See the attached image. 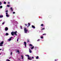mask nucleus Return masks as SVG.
<instances>
[{"label":"nucleus","mask_w":61,"mask_h":61,"mask_svg":"<svg viewBox=\"0 0 61 61\" xmlns=\"http://www.w3.org/2000/svg\"><path fill=\"white\" fill-rule=\"evenodd\" d=\"M17 33V31H16L14 32L13 31H12L11 32V34L12 36H14V34L16 36H17V35L16 34Z\"/></svg>","instance_id":"nucleus-1"},{"label":"nucleus","mask_w":61,"mask_h":61,"mask_svg":"<svg viewBox=\"0 0 61 61\" xmlns=\"http://www.w3.org/2000/svg\"><path fill=\"white\" fill-rule=\"evenodd\" d=\"M24 30L25 31V33H27V31H28V30H26V28H24Z\"/></svg>","instance_id":"nucleus-2"},{"label":"nucleus","mask_w":61,"mask_h":61,"mask_svg":"<svg viewBox=\"0 0 61 61\" xmlns=\"http://www.w3.org/2000/svg\"><path fill=\"white\" fill-rule=\"evenodd\" d=\"M4 44V41H2L1 43H0V46H2L3 45L2 44Z\"/></svg>","instance_id":"nucleus-3"},{"label":"nucleus","mask_w":61,"mask_h":61,"mask_svg":"<svg viewBox=\"0 0 61 61\" xmlns=\"http://www.w3.org/2000/svg\"><path fill=\"white\" fill-rule=\"evenodd\" d=\"M6 16L7 17H9V15H8V13L6 12Z\"/></svg>","instance_id":"nucleus-4"},{"label":"nucleus","mask_w":61,"mask_h":61,"mask_svg":"<svg viewBox=\"0 0 61 61\" xmlns=\"http://www.w3.org/2000/svg\"><path fill=\"white\" fill-rule=\"evenodd\" d=\"M8 30V27H6L5 28V31H7V30Z\"/></svg>","instance_id":"nucleus-5"},{"label":"nucleus","mask_w":61,"mask_h":61,"mask_svg":"<svg viewBox=\"0 0 61 61\" xmlns=\"http://www.w3.org/2000/svg\"><path fill=\"white\" fill-rule=\"evenodd\" d=\"M24 44L25 46H26V43L25 41L24 42Z\"/></svg>","instance_id":"nucleus-6"},{"label":"nucleus","mask_w":61,"mask_h":61,"mask_svg":"<svg viewBox=\"0 0 61 61\" xmlns=\"http://www.w3.org/2000/svg\"><path fill=\"white\" fill-rule=\"evenodd\" d=\"M29 52H30V53H32V51H31V49H29Z\"/></svg>","instance_id":"nucleus-7"},{"label":"nucleus","mask_w":61,"mask_h":61,"mask_svg":"<svg viewBox=\"0 0 61 61\" xmlns=\"http://www.w3.org/2000/svg\"><path fill=\"white\" fill-rule=\"evenodd\" d=\"M31 26L32 28H33L35 29V26L34 25H32Z\"/></svg>","instance_id":"nucleus-8"},{"label":"nucleus","mask_w":61,"mask_h":61,"mask_svg":"<svg viewBox=\"0 0 61 61\" xmlns=\"http://www.w3.org/2000/svg\"><path fill=\"white\" fill-rule=\"evenodd\" d=\"M10 9L11 11H13V8L12 7L10 8Z\"/></svg>","instance_id":"nucleus-9"},{"label":"nucleus","mask_w":61,"mask_h":61,"mask_svg":"<svg viewBox=\"0 0 61 61\" xmlns=\"http://www.w3.org/2000/svg\"><path fill=\"white\" fill-rule=\"evenodd\" d=\"M28 60H32V59L31 58H29V57H28Z\"/></svg>","instance_id":"nucleus-10"},{"label":"nucleus","mask_w":61,"mask_h":61,"mask_svg":"<svg viewBox=\"0 0 61 61\" xmlns=\"http://www.w3.org/2000/svg\"><path fill=\"white\" fill-rule=\"evenodd\" d=\"M2 17H3V15H0V18H2Z\"/></svg>","instance_id":"nucleus-11"},{"label":"nucleus","mask_w":61,"mask_h":61,"mask_svg":"<svg viewBox=\"0 0 61 61\" xmlns=\"http://www.w3.org/2000/svg\"><path fill=\"white\" fill-rule=\"evenodd\" d=\"M38 58H39V57H38V56H37L36 58V59H38Z\"/></svg>","instance_id":"nucleus-12"},{"label":"nucleus","mask_w":61,"mask_h":61,"mask_svg":"<svg viewBox=\"0 0 61 61\" xmlns=\"http://www.w3.org/2000/svg\"><path fill=\"white\" fill-rule=\"evenodd\" d=\"M21 59H23L24 58V56L23 55H21Z\"/></svg>","instance_id":"nucleus-13"},{"label":"nucleus","mask_w":61,"mask_h":61,"mask_svg":"<svg viewBox=\"0 0 61 61\" xmlns=\"http://www.w3.org/2000/svg\"><path fill=\"white\" fill-rule=\"evenodd\" d=\"M8 35H9V34H8V33H6V36H8Z\"/></svg>","instance_id":"nucleus-14"},{"label":"nucleus","mask_w":61,"mask_h":61,"mask_svg":"<svg viewBox=\"0 0 61 61\" xmlns=\"http://www.w3.org/2000/svg\"><path fill=\"white\" fill-rule=\"evenodd\" d=\"M34 46H33L32 48H31V49H34Z\"/></svg>","instance_id":"nucleus-15"},{"label":"nucleus","mask_w":61,"mask_h":61,"mask_svg":"<svg viewBox=\"0 0 61 61\" xmlns=\"http://www.w3.org/2000/svg\"><path fill=\"white\" fill-rule=\"evenodd\" d=\"M45 28H43L41 29V30H45Z\"/></svg>","instance_id":"nucleus-16"},{"label":"nucleus","mask_w":61,"mask_h":61,"mask_svg":"<svg viewBox=\"0 0 61 61\" xmlns=\"http://www.w3.org/2000/svg\"><path fill=\"white\" fill-rule=\"evenodd\" d=\"M26 56H27L28 57H29V55H26Z\"/></svg>","instance_id":"nucleus-17"},{"label":"nucleus","mask_w":61,"mask_h":61,"mask_svg":"<svg viewBox=\"0 0 61 61\" xmlns=\"http://www.w3.org/2000/svg\"><path fill=\"white\" fill-rule=\"evenodd\" d=\"M3 8V6H0V8Z\"/></svg>","instance_id":"nucleus-18"},{"label":"nucleus","mask_w":61,"mask_h":61,"mask_svg":"<svg viewBox=\"0 0 61 61\" xmlns=\"http://www.w3.org/2000/svg\"><path fill=\"white\" fill-rule=\"evenodd\" d=\"M6 61H10L8 59H7L6 60Z\"/></svg>","instance_id":"nucleus-19"},{"label":"nucleus","mask_w":61,"mask_h":61,"mask_svg":"<svg viewBox=\"0 0 61 61\" xmlns=\"http://www.w3.org/2000/svg\"><path fill=\"white\" fill-rule=\"evenodd\" d=\"M11 39H10L8 40V41H11Z\"/></svg>","instance_id":"nucleus-20"},{"label":"nucleus","mask_w":61,"mask_h":61,"mask_svg":"<svg viewBox=\"0 0 61 61\" xmlns=\"http://www.w3.org/2000/svg\"><path fill=\"white\" fill-rule=\"evenodd\" d=\"M17 52L18 53H20V52H19V50H18L17 51Z\"/></svg>","instance_id":"nucleus-21"},{"label":"nucleus","mask_w":61,"mask_h":61,"mask_svg":"<svg viewBox=\"0 0 61 61\" xmlns=\"http://www.w3.org/2000/svg\"><path fill=\"white\" fill-rule=\"evenodd\" d=\"M18 40H19V38H18L17 40V42H18Z\"/></svg>","instance_id":"nucleus-22"},{"label":"nucleus","mask_w":61,"mask_h":61,"mask_svg":"<svg viewBox=\"0 0 61 61\" xmlns=\"http://www.w3.org/2000/svg\"><path fill=\"white\" fill-rule=\"evenodd\" d=\"M29 46H33V45L31 44H30Z\"/></svg>","instance_id":"nucleus-23"},{"label":"nucleus","mask_w":61,"mask_h":61,"mask_svg":"<svg viewBox=\"0 0 61 61\" xmlns=\"http://www.w3.org/2000/svg\"><path fill=\"white\" fill-rule=\"evenodd\" d=\"M6 3L5 1H4V4H6Z\"/></svg>","instance_id":"nucleus-24"},{"label":"nucleus","mask_w":61,"mask_h":61,"mask_svg":"<svg viewBox=\"0 0 61 61\" xmlns=\"http://www.w3.org/2000/svg\"><path fill=\"white\" fill-rule=\"evenodd\" d=\"M7 7H10V5H7Z\"/></svg>","instance_id":"nucleus-25"},{"label":"nucleus","mask_w":61,"mask_h":61,"mask_svg":"<svg viewBox=\"0 0 61 61\" xmlns=\"http://www.w3.org/2000/svg\"><path fill=\"white\" fill-rule=\"evenodd\" d=\"M2 5V3L0 1V5Z\"/></svg>","instance_id":"nucleus-26"},{"label":"nucleus","mask_w":61,"mask_h":61,"mask_svg":"<svg viewBox=\"0 0 61 61\" xmlns=\"http://www.w3.org/2000/svg\"><path fill=\"white\" fill-rule=\"evenodd\" d=\"M43 36H44V35H46V34L45 33V34H43Z\"/></svg>","instance_id":"nucleus-27"},{"label":"nucleus","mask_w":61,"mask_h":61,"mask_svg":"<svg viewBox=\"0 0 61 61\" xmlns=\"http://www.w3.org/2000/svg\"><path fill=\"white\" fill-rule=\"evenodd\" d=\"M28 24L29 25H30V23H28Z\"/></svg>","instance_id":"nucleus-28"},{"label":"nucleus","mask_w":61,"mask_h":61,"mask_svg":"<svg viewBox=\"0 0 61 61\" xmlns=\"http://www.w3.org/2000/svg\"><path fill=\"white\" fill-rule=\"evenodd\" d=\"M41 38L43 39V36H41Z\"/></svg>","instance_id":"nucleus-29"},{"label":"nucleus","mask_w":61,"mask_h":61,"mask_svg":"<svg viewBox=\"0 0 61 61\" xmlns=\"http://www.w3.org/2000/svg\"><path fill=\"white\" fill-rule=\"evenodd\" d=\"M29 39H27V42H29Z\"/></svg>","instance_id":"nucleus-30"},{"label":"nucleus","mask_w":61,"mask_h":61,"mask_svg":"<svg viewBox=\"0 0 61 61\" xmlns=\"http://www.w3.org/2000/svg\"><path fill=\"white\" fill-rule=\"evenodd\" d=\"M41 26H43V24H41Z\"/></svg>","instance_id":"nucleus-31"},{"label":"nucleus","mask_w":61,"mask_h":61,"mask_svg":"<svg viewBox=\"0 0 61 61\" xmlns=\"http://www.w3.org/2000/svg\"><path fill=\"white\" fill-rule=\"evenodd\" d=\"M49 17L50 18H51V16H49Z\"/></svg>","instance_id":"nucleus-32"},{"label":"nucleus","mask_w":61,"mask_h":61,"mask_svg":"<svg viewBox=\"0 0 61 61\" xmlns=\"http://www.w3.org/2000/svg\"><path fill=\"white\" fill-rule=\"evenodd\" d=\"M12 52H11V53H10V55H12Z\"/></svg>","instance_id":"nucleus-33"},{"label":"nucleus","mask_w":61,"mask_h":61,"mask_svg":"<svg viewBox=\"0 0 61 61\" xmlns=\"http://www.w3.org/2000/svg\"><path fill=\"white\" fill-rule=\"evenodd\" d=\"M4 24H5V22H3L2 23V25H4Z\"/></svg>","instance_id":"nucleus-34"},{"label":"nucleus","mask_w":61,"mask_h":61,"mask_svg":"<svg viewBox=\"0 0 61 61\" xmlns=\"http://www.w3.org/2000/svg\"><path fill=\"white\" fill-rule=\"evenodd\" d=\"M20 28H21V29H22V26H20Z\"/></svg>","instance_id":"nucleus-35"},{"label":"nucleus","mask_w":61,"mask_h":61,"mask_svg":"<svg viewBox=\"0 0 61 61\" xmlns=\"http://www.w3.org/2000/svg\"><path fill=\"white\" fill-rule=\"evenodd\" d=\"M37 41H40V40L38 39Z\"/></svg>","instance_id":"nucleus-36"},{"label":"nucleus","mask_w":61,"mask_h":61,"mask_svg":"<svg viewBox=\"0 0 61 61\" xmlns=\"http://www.w3.org/2000/svg\"><path fill=\"white\" fill-rule=\"evenodd\" d=\"M15 12H13V14H15Z\"/></svg>","instance_id":"nucleus-37"},{"label":"nucleus","mask_w":61,"mask_h":61,"mask_svg":"<svg viewBox=\"0 0 61 61\" xmlns=\"http://www.w3.org/2000/svg\"><path fill=\"white\" fill-rule=\"evenodd\" d=\"M13 38V37H11L10 38V39H11V38Z\"/></svg>","instance_id":"nucleus-38"},{"label":"nucleus","mask_w":61,"mask_h":61,"mask_svg":"<svg viewBox=\"0 0 61 61\" xmlns=\"http://www.w3.org/2000/svg\"><path fill=\"white\" fill-rule=\"evenodd\" d=\"M5 12H8V10H7Z\"/></svg>","instance_id":"nucleus-39"},{"label":"nucleus","mask_w":61,"mask_h":61,"mask_svg":"<svg viewBox=\"0 0 61 61\" xmlns=\"http://www.w3.org/2000/svg\"><path fill=\"white\" fill-rule=\"evenodd\" d=\"M25 25L26 26H27V24H25Z\"/></svg>","instance_id":"nucleus-40"},{"label":"nucleus","mask_w":61,"mask_h":61,"mask_svg":"<svg viewBox=\"0 0 61 61\" xmlns=\"http://www.w3.org/2000/svg\"><path fill=\"white\" fill-rule=\"evenodd\" d=\"M34 57H32V58L33 59Z\"/></svg>","instance_id":"nucleus-41"},{"label":"nucleus","mask_w":61,"mask_h":61,"mask_svg":"<svg viewBox=\"0 0 61 61\" xmlns=\"http://www.w3.org/2000/svg\"><path fill=\"white\" fill-rule=\"evenodd\" d=\"M29 26H30V25H28L27 26V27H28Z\"/></svg>","instance_id":"nucleus-42"},{"label":"nucleus","mask_w":61,"mask_h":61,"mask_svg":"<svg viewBox=\"0 0 61 61\" xmlns=\"http://www.w3.org/2000/svg\"><path fill=\"white\" fill-rule=\"evenodd\" d=\"M57 60H55V61H57Z\"/></svg>","instance_id":"nucleus-43"},{"label":"nucleus","mask_w":61,"mask_h":61,"mask_svg":"<svg viewBox=\"0 0 61 61\" xmlns=\"http://www.w3.org/2000/svg\"><path fill=\"white\" fill-rule=\"evenodd\" d=\"M8 4H9V3H10V2H8Z\"/></svg>","instance_id":"nucleus-44"},{"label":"nucleus","mask_w":61,"mask_h":61,"mask_svg":"<svg viewBox=\"0 0 61 61\" xmlns=\"http://www.w3.org/2000/svg\"><path fill=\"white\" fill-rule=\"evenodd\" d=\"M11 58V57H10L9 58V59H10Z\"/></svg>","instance_id":"nucleus-45"},{"label":"nucleus","mask_w":61,"mask_h":61,"mask_svg":"<svg viewBox=\"0 0 61 61\" xmlns=\"http://www.w3.org/2000/svg\"><path fill=\"white\" fill-rule=\"evenodd\" d=\"M0 50H1V49H0Z\"/></svg>","instance_id":"nucleus-46"},{"label":"nucleus","mask_w":61,"mask_h":61,"mask_svg":"<svg viewBox=\"0 0 61 61\" xmlns=\"http://www.w3.org/2000/svg\"><path fill=\"white\" fill-rule=\"evenodd\" d=\"M14 36V37H15V36Z\"/></svg>","instance_id":"nucleus-47"},{"label":"nucleus","mask_w":61,"mask_h":61,"mask_svg":"<svg viewBox=\"0 0 61 61\" xmlns=\"http://www.w3.org/2000/svg\"><path fill=\"white\" fill-rule=\"evenodd\" d=\"M3 51H4V50H2Z\"/></svg>","instance_id":"nucleus-48"},{"label":"nucleus","mask_w":61,"mask_h":61,"mask_svg":"<svg viewBox=\"0 0 61 61\" xmlns=\"http://www.w3.org/2000/svg\"><path fill=\"white\" fill-rule=\"evenodd\" d=\"M26 46H25V47H26Z\"/></svg>","instance_id":"nucleus-49"},{"label":"nucleus","mask_w":61,"mask_h":61,"mask_svg":"<svg viewBox=\"0 0 61 61\" xmlns=\"http://www.w3.org/2000/svg\"><path fill=\"white\" fill-rule=\"evenodd\" d=\"M1 55V53H0V55Z\"/></svg>","instance_id":"nucleus-50"}]
</instances>
